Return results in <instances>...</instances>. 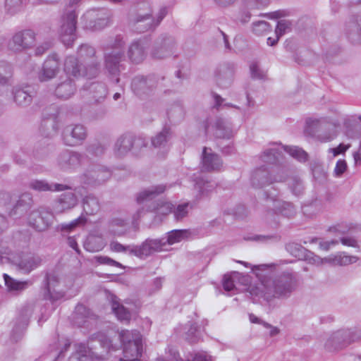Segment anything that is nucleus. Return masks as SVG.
Returning <instances> with one entry per match:
<instances>
[{
	"mask_svg": "<svg viewBox=\"0 0 361 361\" xmlns=\"http://www.w3.org/2000/svg\"><path fill=\"white\" fill-rule=\"evenodd\" d=\"M338 243V242L337 240L322 241L319 243V247L321 250L327 251L331 248V246Z\"/></svg>",
	"mask_w": 361,
	"mask_h": 361,
	"instance_id": "69168bd1",
	"label": "nucleus"
},
{
	"mask_svg": "<svg viewBox=\"0 0 361 361\" xmlns=\"http://www.w3.org/2000/svg\"><path fill=\"white\" fill-rule=\"evenodd\" d=\"M284 180V177L279 176L274 179L269 178V173L265 169H257L252 176V183L256 187H263L274 182H281Z\"/></svg>",
	"mask_w": 361,
	"mask_h": 361,
	"instance_id": "dca6fc26",
	"label": "nucleus"
},
{
	"mask_svg": "<svg viewBox=\"0 0 361 361\" xmlns=\"http://www.w3.org/2000/svg\"><path fill=\"white\" fill-rule=\"evenodd\" d=\"M171 137L170 130L164 128L160 133L152 139V144L155 147L164 146Z\"/></svg>",
	"mask_w": 361,
	"mask_h": 361,
	"instance_id": "473e14b6",
	"label": "nucleus"
},
{
	"mask_svg": "<svg viewBox=\"0 0 361 361\" xmlns=\"http://www.w3.org/2000/svg\"><path fill=\"white\" fill-rule=\"evenodd\" d=\"M166 190L164 185H158L152 186L147 189H145L138 193L136 200L137 203L142 204L145 201L154 198L157 195L163 193Z\"/></svg>",
	"mask_w": 361,
	"mask_h": 361,
	"instance_id": "393cba45",
	"label": "nucleus"
},
{
	"mask_svg": "<svg viewBox=\"0 0 361 361\" xmlns=\"http://www.w3.org/2000/svg\"><path fill=\"white\" fill-rule=\"evenodd\" d=\"M56 69H39L37 73L40 81H47L56 75L59 72L56 71Z\"/></svg>",
	"mask_w": 361,
	"mask_h": 361,
	"instance_id": "de8ad7c7",
	"label": "nucleus"
},
{
	"mask_svg": "<svg viewBox=\"0 0 361 361\" xmlns=\"http://www.w3.org/2000/svg\"><path fill=\"white\" fill-rule=\"evenodd\" d=\"M186 361H214L212 356L206 351L192 353Z\"/></svg>",
	"mask_w": 361,
	"mask_h": 361,
	"instance_id": "a18cd8bd",
	"label": "nucleus"
},
{
	"mask_svg": "<svg viewBox=\"0 0 361 361\" xmlns=\"http://www.w3.org/2000/svg\"><path fill=\"white\" fill-rule=\"evenodd\" d=\"M109 300L111 303L112 312L118 320L123 322H129L131 318V313L119 302L118 298L114 295H110Z\"/></svg>",
	"mask_w": 361,
	"mask_h": 361,
	"instance_id": "f3484780",
	"label": "nucleus"
},
{
	"mask_svg": "<svg viewBox=\"0 0 361 361\" xmlns=\"http://www.w3.org/2000/svg\"><path fill=\"white\" fill-rule=\"evenodd\" d=\"M5 284L10 290H23L28 286L27 281H19L10 277L8 274H4Z\"/></svg>",
	"mask_w": 361,
	"mask_h": 361,
	"instance_id": "7c9ffc66",
	"label": "nucleus"
},
{
	"mask_svg": "<svg viewBox=\"0 0 361 361\" xmlns=\"http://www.w3.org/2000/svg\"><path fill=\"white\" fill-rule=\"evenodd\" d=\"M14 100L20 106L29 104L32 101V95L27 91L22 89H18L14 92Z\"/></svg>",
	"mask_w": 361,
	"mask_h": 361,
	"instance_id": "f704fd0d",
	"label": "nucleus"
},
{
	"mask_svg": "<svg viewBox=\"0 0 361 361\" xmlns=\"http://www.w3.org/2000/svg\"><path fill=\"white\" fill-rule=\"evenodd\" d=\"M238 272H233L231 274H226L223 279V287L226 291H232L235 289L234 281L240 276Z\"/></svg>",
	"mask_w": 361,
	"mask_h": 361,
	"instance_id": "ea45409f",
	"label": "nucleus"
},
{
	"mask_svg": "<svg viewBox=\"0 0 361 361\" xmlns=\"http://www.w3.org/2000/svg\"><path fill=\"white\" fill-rule=\"evenodd\" d=\"M127 231V225L125 221L115 219L111 221L109 226V232L115 236H121Z\"/></svg>",
	"mask_w": 361,
	"mask_h": 361,
	"instance_id": "72a5a7b5",
	"label": "nucleus"
},
{
	"mask_svg": "<svg viewBox=\"0 0 361 361\" xmlns=\"http://www.w3.org/2000/svg\"><path fill=\"white\" fill-rule=\"evenodd\" d=\"M188 203H185L177 207L174 210V217L176 220H180L188 214Z\"/></svg>",
	"mask_w": 361,
	"mask_h": 361,
	"instance_id": "864d4df0",
	"label": "nucleus"
},
{
	"mask_svg": "<svg viewBox=\"0 0 361 361\" xmlns=\"http://www.w3.org/2000/svg\"><path fill=\"white\" fill-rule=\"evenodd\" d=\"M173 205L167 201L159 200L156 202L152 207H150L149 211L155 214V219L161 221L163 216L170 214L173 209Z\"/></svg>",
	"mask_w": 361,
	"mask_h": 361,
	"instance_id": "a878e982",
	"label": "nucleus"
},
{
	"mask_svg": "<svg viewBox=\"0 0 361 361\" xmlns=\"http://www.w3.org/2000/svg\"><path fill=\"white\" fill-rule=\"evenodd\" d=\"M105 68H120L124 66L126 56L122 50H112L104 56Z\"/></svg>",
	"mask_w": 361,
	"mask_h": 361,
	"instance_id": "6ab92c4d",
	"label": "nucleus"
},
{
	"mask_svg": "<svg viewBox=\"0 0 361 361\" xmlns=\"http://www.w3.org/2000/svg\"><path fill=\"white\" fill-rule=\"evenodd\" d=\"M252 32L257 35H262L271 30L269 23L264 20H258L252 23Z\"/></svg>",
	"mask_w": 361,
	"mask_h": 361,
	"instance_id": "4c0bfd02",
	"label": "nucleus"
},
{
	"mask_svg": "<svg viewBox=\"0 0 361 361\" xmlns=\"http://www.w3.org/2000/svg\"><path fill=\"white\" fill-rule=\"evenodd\" d=\"M345 34L353 43L360 39L361 28L357 20L353 18L346 23Z\"/></svg>",
	"mask_w": 361,
	"mask_h": 361,
	"instance_id": "cd10ccee",
	"label": "nucleus"
},
{
	"mask_svg": "<svg viewBox=\"0 0 361 361\" xmlns=\"http://www.w3.org/2000/svg\"><path fill=\"white\" fill-rule=\"evenodd\" d=\"M59 59L56 54H50L44 61L42 68H59Z\"/></svg>",
	"mask_w": 361,
	"mask_h": 361,
	"instance_id": "3c124183",
	"label": "nucleus"
},
{
	"mask_svg": "<svg viewBox=\"0 0 361 361\" xmlns=\"http://www.w3.org/2000/svg\"><path fill=\"white\" fill-rule=\"evenodd\" d=\"M77 14L75 10L67 11L63 16V23L60 29V38L66 47L73 44L75 39Z\"/></svg>",
	"mask_w": 361,
	"mask_h": 361,
	"instance_id": "20e7f679",
	"label": "nucleus"
},
{
	"mask_svg": "<svg viewBox=\"0 0 361 361\" xmlns=\"http://www.w3.org/2000/svg\"><path fill=\"white\" fill-rule=\"evenodd\" d=\"M148 241L150 244L153 253L154 252H160L166 250V248H164V246L166 245V241L164 238L161 240H148Z\"/></svg>",
	"mask_w": 361,
	"mask_h": 361,
	"instance_id": "603ef678",
	"label": "nucleus"
},
{
	"mask_svg": "<svg viewBox=\"0 0 361 361\" xmlns=\"http://www.w3.org/2000/svg\"><path fill=\"white\" fill-rule=\"evenodd\" d=\"M119 336L123 351L118 361H141L143 343L140 333L137 331L122 330Z\"/></svg>",
	"mask_w": 361,
	"mask_h": 361,
	"instance_id": "f03ea898",
	"label": "nucleus"
},
{
	"mask_svg": "<svg viewBox=\"0 0 361 361\" xmlns=\"http://www.w3.org/2000/svg\"><path fill=\"white\" fill-rule=\"evenodd\" d=\"M298 287L296 276L290 272H283L274 279L264 278L251 283L247 291L255 299L263 298L270 300L272 298H286Z\"/></svg>",
	"mask_w": 361,
	"mask_h": 361,
	"instance_id": "f257e3e1",
	"label": "nucleus"
},
{
	"mask_svg": "<svg viewBox=\"0 0 361 361\" xmlns=\"http://www.w3.org/2000/svg\"><path fill=\"white\" fill-rule=\"evenodd\" d=\"M153 253L148 240H146L140 245H133L131 250V255L138 257H145Z\"/></svg>",
	"mask_w": 361,
	"mask_h": 361,
	"instance_id": "c756f323",
	"label": "nucleus"
},
{
	"mask_svg": "<svg viewBox=\"0 0 361 361\" xmlns=\"http://www.w3.org/2000/svg\"><path fill=\"white\" fill-rule=\"evenodd\" d=\"M175 39L171 36L161 35L155 42L152 56L155 59H163L171 56L176 47Z\"/></svg>",
	"mask_w": 361,
	"mask_h": 361,
	"instance_id": "423d86ee",
	"label": "nucleus"
},
{
	"mask_svg": "<svg viewBox=\"0 0 361 361\" xmlns=\"http://www.w3.org/2000/svg\"><path fill=\"white\" fill-rule=\"evenodd\" d=\"M99 342L101 343V345L105 348L107 349L109 351L112 348L111 341L106 337L102 336L99 338Z\"/></svg>",
	"mask_w": 361,
	"mask_h": 361,
	"instance_id": "338daca9",
	"label": "nucleus"
},
{
	"mask_svg": "<svg viewBox=\"0 0 361 361\" xmlns=\"http://www.w3.org/2000/svg\"><path fill=\"white\" fill-rule=\"evenodd\" d=\"M290 23L286 20H281L278 21L275 29L276 35L279 37L283 36L286 31L290 29Z\"/></svg>",
	"mask_w": 361,
	"mask_h": 361,
	"instance_id": "8fccbe9b",
	"label": "nucleus"
},
{
	"mask_svg": "<svg viewBox=\"0 0 361 361\" xmlns=\"http://www.w3.org/2000/svg\"><path fill=\"white\" fill-rule=\"evenodd\" d=\"M106 245V241L101 235L90 234L84 243L85 249L90 252L102 250Z\"/></svg>",
	"mask_w": 361,
	"mask_h": 361,
	"instance_id": "b1692460",
	"label": "nucleus"
},
{
	"mask_svg": "<svg viewBox=\"0 0 361 361\" xmlns=\"http://www.w3.org/2000/svg\"><path fill=\"white\" fill-rule=\"evenodd\" d=\"M95 54L94 48L88 44H82L79 47L78 54L83 68H97L100 66Z\"/></svg>",
	"mask_w": 361,
	"mask_h": 361,
	"instance_id": "9d476101",
	"label": "nucleus"
},
{
	"mask_svg": "<svg viewBox=\"0 0 361 361\" xmlns=\"http://www.w3.org/2000/svg\"><path fill=\"white\" fill-rule=\"evenodd\" d=\"M75 196L72 192H68L60 199L59 204L63 209H69L76 204Z\"/></svg>",
	"mask_w": 361,
	"mask_h": 361,
	"instance_id": "37998d69",
	"label": "nucleus"
},
{
	"mask_svg": "<svg viewBox=\"0 0 361 361\" xmlns=\"http://www.w3.org/2000/svg\"><path fill=\"white\" fill-rule=\"evenodd\" d=\"M82 221V219H81V218L76 219L68 224H63L61 228H62V230L71 231V229L75 228L76 226H78L79 224H80Z\"/></svg>",
	"mask_w": 361,
	"mask_h": 361,
	"instance_id": "e2e57ef3",
	"label": "nucleus"
},
{
	"mask_svg": "<svg viewBox=\"0 0 361 361\" xmlns=\"http://www.w3.org/2000/svg\"><path fill=\"white\" fill-rule=\"evenodd\" d=\"M251 77L255 80H262L266 77L264 69H251Z\"/></svg>",
	"mask_w": 361,
	"mask_h": 361,
	"instance_id": "680f3d73",
	"label": "nucleus"
},
{
	"mask_svg": "<svg viewBox=\"0 0 361 361\" xmlns=\"http://www.w3.org/2000/svg\"><path fill=\"white\" fill-rule=\"evenodd\" d=\"M168 13V10L166 7H161L156 17H154V25L156 27L160 24L161 20L164 18Z\"/></svg>",
	"mask_w": 361,
	"mask_h": 361,
	"instance_id": "bf43d9fd",
	"label": "nucleus"
},
{
	"mask_svg": "<svg viewBox=\"0 0 361 361\" xmlns=\"http://www.w3.org/2000/svg\"><path fill=\"white\" fill-rule=\"evenodd\" d=\"M251 18V13L249 11H242L238 17V21L242 24L248 23Z\"/></svg>",
	"mask_w": 361,
	"mask_h": 361,
	"instance_id": "0e129e2a",
	"label": "nucleus"
},
{
	"mask_svg": "<svg viewBox=\"0 0 361 361\" xmlns=\"http://www.w3.org/2000/svg\"><path fill=\"white\" fill-rule=\"evenodd\" d=\"M152 13V8L148 3L139 5L136 10L129 15V25L137 33L154 30L156 26Z\"/></svg>",
	"mask_w": 361,
	"mask_h": 361,
	"instance_id": "7ed1b4c3",
	"label": "nucleus"
},
{
	"mask_svg": "<svg viewBox=\"0 0 361 361\" xmlns=\"http://www.w3.org/2000/svg\"><path fill=\"white\" fill-rule=\"evenodd\" d=\"M358 337H355L348 330H340L331 334L325 342V347L329 350H336L343 345L354 341Z\"/></svg>",
	"mask_w": 361,
	"mask_h": 361,
	"instance_id": "6e6552de",
	"label": "nucleus"
},
{
	"mask_svg": "<svg viewBox=\"0 0 361 361\" xmlns=\"http://www.w3.org/2000/svg\"><path fill=\"white\" fill-rule=\"evenodd\" d=\"M83 209L88 214L96 213L99 209L98 200L94 197H87L84 200Z\"/></svg>",
	"mask_w": 361,
	"mask_h": 361,
	"instance_id": "c9c22d12",
	"label": "nucleus"
},
{
	"mask_svg": "<svg viewBox=\"0 0 361 361\" xmlns=\"http://www.w3.org/2000/svg\"><path fill=\"white\" fill-rule=\"evenodd\" d=\"M283 149L291 157L298 159L299 161H305L307 159V153L300 148L297 147H284Z\"/></svg>",
	"mask_w": 361,
	"mask_h": 361,
	"instance_id": "79ce46f5",
	"label": "nucleus"
},
{
	"mask_svg": "<svg viewBox=\"0 0 361 361\" xmlns=\"http://www.w3.org/2000/svg\"><path fill=\"white\" fill-rule=\"evenodd\" d=\"M52 46V44L49 41H46L39 45L35 49V55L40 56L42 55L45 51L49 50Z\"/></svg>",
	"mask_w": 361,
	"mask_h": 361,
	"instance_id": "4d7b16f0",
	"label": "nucleus"
},
{
	"mask_svg": "<svg viewBox=\"0 0 361 361\" xmlns=\"http://www.w3.org/2000/svg\"><path fill=\"white\" fill-rule=\"evenodd\" d=\"M322 122L321 118H309L306 120V130L317 128Z\"/></svg>",
	"mask_w": 361,
	"mask_h": 361,
	"instance_id": "13d9d810",
	"label": "nucleus"
},
{
	"mask_svg": "<svg viewBox=\"0 0 361 361\" xmlns=\"http://www.w3.org/2000/svg\"><path fill=\"white\" fill-rule=\"evenodd\" d=\"M103 359H104L103 355H95L84 344L80 343L75 345V352L69 357L68 361H94Z\"/></svg>",
	"mask_w": 361,
	"mask_h": 361,
	"instance_id": "4468645a",
	"label": "nucleus"
},
{
	"mask_svg": "<svg viewBox=\"0 0 361 361\" xmlns=\"http://www.w3.org/2000/svg\"><path fill=\"white\" fill-rule=\"evenodd\" d=\"M280 153L278 149H270L266 151L263 155V160L270 164L276 163Z\"/></svg>",
	"mask_w": 361,
	"mask_h": 361,
	"instance_id": "49530a36",
	"label": "nucleus"
},
{
	"mask_svg": "<svg viewBox=\"0 0 361 361\" xmlns=\"http://www.w3.org/2000/svg\"><path fill=\"white\" fill-rule=\"evenodd\" d=\"M35 44V34L31 30L16 33L8 44V49L18 52L30 49Z\"/></svg>",
	"mask_w": 361,
	"mask_h": 361,
	"instance_id": "39448f33",
	"label": "nucleus"
},
{
	"mask_svg": "<svg viewBox=\"0 0 361 361\" xmlns=\"http://www.w3.org/2000/svg\"><path fill=\"white\" fill-rule=\"evenodd\" d=\"M29 185L30 188L39 192L61 191L67 188L66 185L62 184H50L47 181L43 180H33L30 183Z\"/></svg>",
	"mask_w": 361,
	"mask_h": 361,
	"instance_id": "5701e85b",
	"label": "nucleus"
},
{
	"mask_svg": "<svg viewBox=\"0 0 361 361\" xmlns=\"http://www.w3.org/2000/svg\"><path fill=\"white\" fill-rule=\"evenodd\" d=\"M85 17L90 20V25L95 30L103 29L108 25L109 20V12L104 8L89 11Z\"/></svg>",
	"mask_w": 361,
	"mask_h": 361,
	"instance_id": "f8f14e48",
	"label": "nucleus"
},
{
	"mask_svg": "<svg viewBox=\"0 0 361 361\" xmlns=\"http://www.w3.org/2000/svg\"><path fill=\"white\" fill-rule=\"evenodd\" d=\"M145 146V141L140 138H135L130 135L121 136L115 144L114 151L117 156H123L130 152L132 149L135 152Z\"/></svg>",
	"mask_w": 361,
	"mask_h": 361,
	"instance_id": "0eeeda50",
	"label": "nucleus"
},
{
	"mask_svg": "<svg viewBox=\"0 0 361 361\" xmlns=\"http://www.w3.org/2000/svg\"><path fill=\"white\" fill-rule=\"evenodd\" d=\"M207 133H212L219 138H230L232 136L231 128L221 119H218L215 123L206 128Z\"/></svg>",
	"mask_w": 361,
	"mask_h": 361,
	"instance_id": "aec40b11",
	"label": "nucleus"
},
{
	"mask_svg": "<svg viewBox=\"0 0 361 361\" xmlns=\"http://www.w3.org/2000/svg\"><path fill=\"white\" fill-rule=\"evenodd\" d=\"M147 47L144 40H136L129 47L128 54L130 60L136 64L141 63L146 56Z\"/></svg>",
	"mask_w": 361,
	"mask_h": 361,
	"instance_id": "2eb2a0df",
	"label": "nucleus"
},
{
	"mask_svg": "<svg viewBox=\"0 0 361 361\" xmlns=\"http://www.w3.org/2000/svg\"><path fill=\"white\" fill-rule=\"evenodd\" d=\"M347 164L344 160H338L336 164V167L334 169V173L336 176H341L346 170Z\"/></svg>",
	"mask_w": 361,
	"mask_h": 361,
	"instance_id": "6e6d98bb",
	"label": "nucleus"
},
{
	"mask_svg": "<svg viewBox=\"0 0 361 361\" xmlns=\"http://www.w3.org/2000/svg\"><path fill=\"white\" fill-rule=\"evenodd\" d=\"M110 249L113 252H128L131 255V250L133 247V245H128L125 246L116 241H113L109 245Z\"/></svg>",
	"mask_w": 361,
	"mask_h": 361,
	"instance_id": "09e8293b",
	"label": "nucleus"
},
{
	"mask_svg": "<svg viewBox=\"0 0 361 361\" xmlns=\"http://www.w3.org/2000/svg\"><path fill=\"white\" fill-rule=\"evenodd\" d=\"M156 361H182L177 350L172 346L166 349L165 355L157 359Z\"/></svg>",
	"mask_w": 361,
	"mask_h": 361,
	"instance_id": "58836bf2",
	"label": "nucleus"
},
{
	"mask_svg": "<svg viewBox=\"0 0 361 361\" xmlns=\"http://www.w3.org/2000/svg\"><path fill=\"white\" fill-rule=\"evenodd\" d=\"M188 235V231L187 230H173L168 233L167 239L165 241L169 245H173L185 239Z\"/></svg>",
	"mask_w": 361,
	"mask_h": 361,
	"instance_id": "2f4dec72",
	"label": "nucleus"
},
{
	"mask_svg": "<svg viewBox=\"0 0 361 361\" xmlns=\"http://www.w3.org/2000/svg\"><path fill=\"white\" fill-rule=\"evenodd\" d=\"M75 90V86L71 81L63 82L56 87V94L58 97L68 99L73 94Z\"/></svg>",
	"mask_w": 361,
	"mask_h": 361,
	"instance_id": "c85d7f7f",
	"label": "nucleus"
},
{
	"mask_svg": "<svg viewBox=\"0 0 361 361\" xmlns=\"http://www.w3.org/2000/svg\"><path fill=\"white\" fill-rule=\"evenodd\" d=\"M41 263V259L35 255H26L17 264L19 269L25 273H30L36 269Z\"/></svg>",
	"mask_w": 361,
	"mask_h": 361,
	"instance_id": "bb28decb",
	"label": "nucleus"
},
{
	"mask_svg": "<svg viewBox=\"0 0 361 361\" xmlns=\"http://www.w3.org/2000/svg\"><path fill=\"white\" fill-rule=\"evenodd\" d=\"M324 260L327 264L331 265L347 266L356 263L358 258L356 256L348 255L345 252H338L325 257Z\"/></svg>",
	"mask_w": 361,
	"mask_h": 361,
	"instance_id": "412c9836",
	"label": "nucleus"
},
{
	"mask_svg": "<svg viewBox=\"0 0 361 361\" xmlns=\"http://www.w3.org/2000/svg\"><path fill=\"white\" fill-rule=\"evenodd\" d=\"M51 214L44 210H35L30 213L28 222L38 231L46 230L51 224Z\"/></svg>",
	"mask_w": 361,
	"mask_h": 361,
	"instance_id": "1a4fd4ad",
	"label": "nucleus"
},
{
	"mask_svg": "<svg viewBox=\"0 0 361 361\" xmlns=\"http://www.w3.org/2000/svg\"><path fill=\"white\" fill-rule=\"evenodd\" d=\"M61 282L54 275L47 277V290L50 298L53 300H59L64 296L65 290L61 288Z\"/></svg>",
	"mask_w": 361,
	"mask_h": 361,
	"instance_id": "4be33fe9",
	"label": "nucleus"
},
{
	"mask_svg": "<svg viewBox=\"0 0 361 361\" xmlns=\"http://www.w3.org/2000/svg\"><path fill=\"white\" fill-rule=\"evenodd\" d=\"M85 127L82 125L68 126L63 131V140L66 145L74 146L86 137Z\"/></svg>",
	"mask_w": 361,
	"mask_h": 361,
	"instance_id": "9b49d317",
	"label": "nucleus"
},
{
	"mask_svg": "<svg viewBox=\"0 0 361 361\" xmlns=\"http://www.w3.org/2000/svg\"><path fill=\"white\" fill-rule=\"evenodd\" d=\"M183 330L184 332L182 336L186 341L192 343L198 341L197 329L195 325H190L189 328L184 326Z\"/></svg>",
	"mask_w": 361,
	"mask_h": 361,
	"instance_id": "a19ab883",
	"label": "nucleus"
},
{
	"mask_svg": "<svg viewBox=\"0 0 361 361\" xmlns=\"http://www.w3.org/2000/svg\"><path fill=\"white\" fill-rule=\"evenodd\" d=\"M57 162L61 169H71L80 164V156L75 152L66 151L60 154Z\"/></svg>",
	"mask_w": 361,
	"mask_h": 361,
	"instance_id": "a211bd4d",
	"label": "nucleus"
},
{
	"mask_svg": "<svg viewBox=\"0 0 361 361\" xmlns=\"http://www.w3.org/2000/svg\"><path fill=\"white\" fill-rule=\"evenodd\" d=\"M202 164L203 169L208 171H218L223 166L220 157L214 154L211 149L207 147L203 149Z\"/></svg>",
	"mask_w": 361,
	"mask_h": 361,
	"instance_id": "ddd939ff",
	"label": "nucleus"
},
{
	"mask_svg": "<svg viewBox=\"0 0 361 361\" xmlns=\"http://www.w3.org/2000/svg\"><path fill=\"white\" fill-rule=\"evenodd\" d=\"M341 243L345 246L355 247L357 245V240L350 236H344L341 238Z\"/></svg>",
	"mask_w": 361,
	"mask_h": 361,
	"instance_id": "052dcab7",
	"label": "nucleus"
},
{
	"mask_svg": "<svg viewBox=\"0 0 361 361\" xmlns=\"http://www.w3.org/2000/svg\"><path fill=\"white\" fill-rule=\"evenodd\" d=\"M348 148V146L339 145L337 147L330 149V151L333 153L334 156H336L341 153L345 152Z\"/></svg>",
	"mask_w": 361,
	"mask_h": 361,
	"instance_id": "774afa93",
	"label": "nucleus"
},
{
	"mask_svg": "<svg viewBox=\"0 0 361 361\" xmlns=\"http://www.w3.org/2000/svg\"><path fill=\"white\" fill-rule=\"evenodd\" d=\"M247 10L262 9L269 4V0H242Z\"/></svg>",
	"mask_w": 361,
	"mask_h": 361,
	"instance_id": "e433bc0d",
	"label": "nucleus"
},
{
	"mask_svg": "<svg viewBox=\"0 0 361 361\" xmlns=\"http://www.w3.org/2000/svg\"><path fill=\"white\" fill-rule=\"evenodd\" d=\"M23 0H6L5 8L11 15H13L20 11Z\"/></svg>",
	"mask_w": 361,
	"mask_h": 361,
	"instance_id": "c03bdc74",
	"label": "nucleus"
},
{
	"mask_svg": "<svg viewBox=\"0 0 361 361\" xmlns=\"http://www.w3.org/2000/svg\"><path fill=\"white\" fill-rule=\"evenodd\" d=\"M65 68H80L82 66L80 64V59H77L74 56H67L64 61Z\"/></svg>",
	"mask_w": 361,
	"mask_h": 361,
	"instance_id": "5fc2aeb1",
	"label": "nucleus"
}]
</instances>
